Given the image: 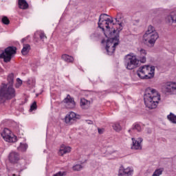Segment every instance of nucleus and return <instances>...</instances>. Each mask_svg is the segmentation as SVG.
<instances>
[{
    "instance_id": "1",
    "label": "nucleus",
    "mask_w": 176,
    "mask_h": 176,
    "mask_svg": "<svg viewBox=\"0 0 176 176\" xmlns=\"http://www.w3.org/2000/svg\"><path fill=\"white\" fill-rule=\"evenodd\" d=\"M14 75L10 74L7 77V80L9 83H2L0 87V104H5L8 100H12L16 97V90L13 87V82Z\"/></svg>"
},
{
    "instance_id": "2",
    "label": "nucleus",
    "mask_w": 176,
    "mask_h": 176,
    "mask_svg": "<svg viewBox=\"0 0 176 176\" xmlns=\"http://www.w3.org/2000/svg\"><path fill=\"white\" fill-rule=\"evenodd\" d=\"M144 104L149 109H155L157 107L160 101V95L155 89L147 88L144 96Z\"/></svg>"
},
{
    "instance_id": "3",
    "label": "nucleus",
    "mask_w": 176,
    "mask_h": 176,
    "mask_svg": "<svg viewBox=\"0 0 176 176\" xmlns=\"http://www.w3.org/2000/svg\"><path fill=\"white\" fill-rule=\"evenodd\" d=\"M140 59L137 58L135 54L131 52L124 56V62L127 67H138L140 64H145L146 63V50L140 49Z\"/></svg>"
},
{
    "instance_id": "4",
    "label": "nucleus",
    "mask_w": 176,
    "mask_h": 176,
    "mask_svg": "<svg viewBox=\"0 0 176 176\" xmlns=\"http://www.w3.org/2000/svg\"><path fill=\"white\" fill-rule=\"evenodd\" d=\"M108 39L106 43V50L109 56H111L115 53L116 46L120 43L119 41V33H116L113 36L107 37Z\"/></svg>"
},
{
    "instance_id": "5",
    "label": "nucleus",
    "mask_w": 176,
    "mask_h": 176,
    "mask_svg": "<svg viewBox=\"0 0 176 176\" xmlns=\"http://www.w3.org/2000/svg\"><path fill=\"white\" fill-rule=\"evenodd\" d=\"M140 79H152L155 76V67H142L137 71Z\"/></svg>"
},
{
    "instance_id": "6",
    "label": "nucleus",
    "mask_w": 176,
    "mask_h": 176,
    "mask_svg": "<svg viewBox=\"0 0 176 176\" xmlns=\"http://www.w3.org/2000/svg\"><path fill=\"white\" fill-rule=\"evenodd\" d=\"M17 52V47L10 46L5 49L4 52L0 54V58H3L4 63H10L12 58Z\"/></svg>"
},
{
    "instance_id": "7",
    "label": "nucleus",
    "mask_w": 176,
    "mask_h": 176,
    "mask_svg": "<svg viewBox=\"0 0 176 176\" xmlns=\"http://www.w3.org/2000/svg\"><path fill=\"white\" fill-rule=\"evenodd\" d=\"M159 39V34H144L143 35V43L148 47H153L156 41Z\"/></svg>"
},
{
    "instance_id": "8",
    "label": "nucleus",
    "mask_w": 176,
    "mask_h": 176,
    "mask_svg": "<svg viewBox=\"0 0 176 176\" xmlns=\"http://www.w3.org/2000/svg\"><path fill=\"white\" fill-rule=\"evenodd\" d=\"M99 28H101V30L104 32V35L106 38H109L110 36H113V35L116 34H119L120 31H122V28L115 30V29H111L109 28V21H106V23H103L102 24V26H98Z\"/></svg>"
},
{
    "instance_id": "9",
    "label": "nucleus",
    "mask_w": 176,
    "mask_h": 176,
    "mask_svg": "<svg viewBox=\"0 0 176 176\" xmlns=\"http://www.w3.org/2000/svg\"><path fill=\"white\" fill-rule=\"evenodd\" d=\"M1 135L6 142H16L17 141V137L12 133V131L8 128L3 130Z\"/></svg>"
},
{
    "instance_id": "10",
    "label": "nucleus",
    "mask_w": 176,
    "mask_h": 176,
    "mask_svg": "<svg viewBox=\"0 0 176 176\" xmlns=\"http://www.w3.org/2000/svg\"><path fill=\"white\" fill-rule=\"evenodd\" d=\"M79 119H80V116L79 114L70 111L65 117V123H66V124L68 126H71Z\"/></svg>"
},
{
    "instance_id": "11",
    "label": "nucleus",
    "mask_w": 176,
    "mask_h": 176,
    "mask_svg": "<svg viewBox=\"0 0 176 176\" xmlns=\"http://www.w3.org/2000/svg\"><path fill=\"white\" fill-rule=\"evenodd\" d=\"M134 173V169L131 167L124 168L123 166H121L119 169L118 176H133Z\"/></svg>"
},
{
    "instance_id": "12",
    "label": "nucleus",
    "mask_w": 176,
    "mask_h": 176,
    "mask_svg": "<svg viewBox=\"0 0 176 176\" xmlns=\"http://www.w3.org/2000/svg\"><path fill=\"white\" fill-rule=\"evenodd\" d=\"M63 102L66 108H68L69 109H74L76 105L74 98L71 97L69 95H67V97L63 100Z\"/></svg>"
},
{
    "instance_id": "13",
    "label": "nucleus",
    "mask_w": 176,
    "mask_h": 176,
    "mask_svg": "<svg viewBox=\"0 0 176 176\" xmlns=\"http://www.w3.org/2000/svg\"><path fill=\"white\" fill-rule=\"evenodd\" d=\"M8 160L10 163L16 164L20 161V154L16 151H12L8 155Z\"/></svg>"
},
{
    "instance_id": "14",
    "label": "nucleus",
    "mask_w": 176,
    "mask_h": 176,
    "mask_svg": "<svg viewBox=\"0 0 176 176\" xmlns=\"http://www.w3.org/2000/svg\"><path fill=\"white\" fill-rule=\"evenodd\" d=\"M109 16V15L107 14H100L99 17L98 23V27H102V24H104V23H107V21H109L110 24H112V23H113V18H111V19L107 18Z\"/></svg>"
},
{
    "instance_id": "15",
    "label": "nucleus",
    "mask_w": 176,
    "mask_h": 176,
    "mask_svg": "<svg viewBox=\"0 0 176 176\" xmlns=\"http://www.w3.org/2000/svg\"><path fill=\"white\" fill-rule=\"evenodd\" d=\"M132 146H131V149H135L136 151H141V149H142V144H141L142 143V138H139L138 139H135L134 138H132Z\"/></svg>"
},
{
    "instance_id": "16",
    "label": "nucleus",
    "mask_w": 176,
    "mask_h": 176,
    "mask_svg": "<svg viewBox=\"0 0 176 176\" xmlns=\"http://www.w3.org/2000/svg\"><path fill=\"white\" fill-rule=\"evenodd\" d=\"M69 152H71V147L63 144L60 146L58 155L59 156H64V155L69 153Z\"/></svg>"
},
{
    "instance_id": "17",
    "label": "nucleus",
    "mask_w": 176,
    "mask_h": 176,
    "mask_svg": "<svg viewBox=\"0 0 176 176\" xmlns=\"http://www.w3.org/2000/svg\"><path fill=\"white\" fill-rule=\"evenodd\" d=\"M166 21L168 23H175L176 24V10L172 12L170 15L166 17Z\"/></svg>"
},
{
    "instance_id": "18",
    "label": "nucleus",
    "mask_w": 176,
    "mask_h": 176,
    "mask_svg": "<svg viewBox=\"0 0 176 176\" xmlns=\"http://www.w3.org/2000/svg\"><path fill=\"white\" fill-rule=\"evenodd\" d=\"M80 105L82 109H88L90 107V101L86 100L85 98H81Z\"/></svg>"
},
{
    "instance_id": "19",
    "label": "nucleus",
    "mask_w": 176,
    "mask_h": 176,
    "mask_svg": "<svg viewBox=\"0 0 176 176\" xmlns=\"http://www.w3.org/2000/svg\"><path fill=\"white\" fill-rule=\"evenodd\" d=\"M30 50H31V46L30 44H24L21 53L23 56H26V54H28Z\"/></svg>"
},
{
    "instance_id": "20",
    "label": "nucleus",
    "mask_w": 176,
    "mask_h": 176,
    "mask_svg": "<svg viewBox=\"0 0 176 176\" xmlns=\"http://www.w3.org/2000/svg\"><path fill=\"white\" fill-rule=\"evenodd\" d=\"M61 58L66 63H74V57L68 54H63L61 56Z\"/></svg>"
},
{
    "instance_id": "21",
    "label": "nucleus",
    "mask_w": 176,
    "mask_h": 176,
    "mask_svg": "<svg viewBox=\"0 0 176 176\" xmlns=\"http://www.w3.org/2000/svg\"><path fill=\"white\" fill-rule=\"evenodd\" d=\"M18 3L20 9H28V3L25 0H19Z\"/></svg>"
},
{
    "instance_id": "22",
    "label": "nucleus",
    "mask_w": 176,
    "mask_h": 176,
    "mask_svg": "<svg viewBox=\"0 0 176 176\" xmlns=\"http://www.w3.org/2000/svg\"><path fill=\"white\" fill-rule=\"evenodd\" d=\"M166 91L168 93H176V82H173L167 87Z\"/></svg>"
},
{
    "instance_id": "23",
    "label": "nucleus",
    "mask_w": 176,
    "mask_h": 176,
    "mask_svg": "<svg viewBox=\"0 0 176 176\" xmlns=\"http://www.w3.org/2000/svg\"><path fill=\"white\" fill-rule=\"evenodd\" d=\"M122 19H123V14L118 12L117 14V16L115 18V20L117 23H118V25L121 28L123 27V25H122V24L123 23L120 21V20H122Z\"/></svg>"
},
{
    "instance_id": "24",
    "label": "nucleus",
    "mask_w": 176,
    "mask_h": 176,
    "mask_svg": "<svg viewBox=\"0 0 176 176\" xmlns=\"http://www.w3.org/2000/svg\"><path fill=\"white\" fill-rule=\"evenodd\" d=\"M167 119L171 122V123L176 124V116L174 113H170L169 115H168Z\"/></svg>"
},
{
    "instance_id": "25",
    "label": "nucleus",
    "mask_w": 176,
    "mask_h": 176,
    "mask_svg": "<svg viewBox=\"0 0 176 176\" xmlns=\"http://www.w3.org/2000/svg\"><path fill=\"white\" fill-rule=\"evenodd\" d=\"M28 148V145L24 143H21L20 146L17 148L19 152H25V151H27Z\"/></svg>"
},
{
    "instance_id": "26",
    "label": "nucleus",
    "mask_w": 176,
    "mask_h": 176,
    "mask_svg": "<svg viewBox=\"0 0 176 176\" xmlns=\"http://www.w3.org/2000/svg\"><path fill=\"white\" fill-rule=\"evenodd\" d=\"M112 127L115 131L119 132L122 131V126L119 122H115L113 124Z\"/></svg>"
},
{
    "instance_id": "27",
    "label": "nucleus",
    "mask_w": 176,
    "mask_h": 176,
    "mask_svg": "<svg viewBox=\"0 0 176 176\" xmlns=\"http://www.w3.org/2000/svg\"><path fill=\"white\" fill-rule=\"evenodd\" d=\"M35 83H36L35 78H30L27 81V85H28L30 87H35Z\"/></svg>"
},
{
    "instance_id": "28",
    "label": "nucleus",
    "mask_w": 176,
    "mask_h": 176,
    "mask_svg": "<svg viewBox=\"0 0 176 176\" xmlns=\"http://www.w3.org/2000/svg\"><path fill=\"white\" fill-rule=\"evenodd\" d=\"M163 168H157L153 173L152 176H160L163 174Z\"/></svg>"
},
{
    "instance_id": "29",
    "label": "nucleus",
    "mask_w": 176,
    "mask_h": 176,
    "mask_svg": "<svg viewBox=\"0 0 176 176\" xmlns=\"http://www.w3.org/2000/svg\"><path fill=\"white\" fill-rule=\"evenodd\" d=\"M157 33V32L155 31V28L152 25H148L147 31L145 32V34H155Z\"/></svg>"
},
{
    "instance_id": "30",
    "label": "nucleus",
    "mask_w": 176,
    "mask_h": 176,
    "mask_svg": "<svg viewBox=\"0 0 176 176\" xmlns=\"http://www.w3.org/2000/svg\"><path fill=\"white\" fill-rule=\"evenodd\" d=\"M1 23L6 25H9V24H10V21H9V19H8L7 16H3L1 19Z\"/></svg>"
},
{
    "instance_id": "31",
    "label": "nucleus",
    "mask_w": 176,
    "mask_h": 176,
    "mask_svg": "<svg viewBox=\"0 0 176 176\" xmlns=\"http://www.w3.org/2000/svg\"><path fill=\"white\" fill-rule=\"evenodd\" d=\"M82 168H83V166H82L80 164H76L73 166L74 171H80Z\"/></svg>"
},
{
    "instance_id": "32",
    "label": "nucleus",
    "mask_w": 176,
    "mask_h": 176,
    "mask_svg": "<svg viewBox=\"0 0 176 176\" xmlns=\"http://www.w3.org/2000/svg\"><path fill=\"white\" fill-rule=\"evenodd\" d=\"M23 85V80H21L20 78H16V83L15 84V87L16 89H19V87H21Z\"/></svg>"
},
{
    "instance_id": "33",
    "label": "nucleus",
    "mask_w": 176,
    "mask_h": 176,
    "mask_svg": "<svg viewBox=\"0 0 176 176\" xmlns=\"http://www.w3.org/2000/svg\"><path fill=\"white\" fill-rule=\"evenodd\" d=\"M39 36H40V39L41 41H45V39H47V37L46 36V34H45V32H41L40 34H39Z\"/></svg>"
},
{
    "instance_id": "34",
    "label": "nucleus",
    "mask_w": 176,
    "mask_h": 176,
    "mask_svg": "<svg viewBox=\"0 0 176 176\" xmlns=\"http://www.w3.org/2000/svg\"><path fill=\"white\" fill-rule=\"evenodd\" d=\"M133 130H136V131H141V130H142V128H141V126L140 124H136L133 127Z\"/></svg>"
},
{
    "instance_id": "35",
    "label": "nucleus",
    "mask_w": 176,
    "mask_h": 176,
    "mask_svg": "<svg viewBox=\"0 0 176 176\" xmlns=\"http://www.w3.org/2000/svg\"><path fill=\"white\" fill-rule=\"evenodd\" d=\"M36 109V102H34L30 106V111H35Z\"/></svg>"
},
{
    "instance_id": "36",
    "label": "nucleus",
    "mask_w": 176,
    "mask_h": 176,
    "mask_svg": "<svg viewBox=\"0 0 176 176\" xmlns=\"http://www.w3.org/2000/svg\"><path fill=\"white\" fill-rule=\"evenodd\" d=\"M99 134H102L104 133V129H98Z\"/></svg>"
},
{
    "instance_id": "37",
    "label": "nucleus",
    "mask_w": 176,
    "mask_h": 176,
    "mask_svg": "<svg viewBox=\"0 0 176 176\" xmlns=\"http://www.w3.org/2000/svg\"><path fill=\"white\" fill-rule=\"evenodd\" d=\"M33 65H35L36 67H38L39 65V61H37L36 63H34Z\"/></svg>"
},
{
    "instance_id": "38",
    "label": "nucleus",
    "mask_w": 176,
    "mask_h": 176,
    "mask_svg": "<svg viewBox=\"0 0 176 176\" xmlns=\"http://www.w3.org/2000/svg\"><path fill=\"white\" fill-rule=\"evenodd\" d=\"M87 122L88 124H93V121H91V120H87Z\"/></svg>"
},
{
    "instance_id": "39",
    "label": "nucleus",
    "mask_w": 176,
    "mask_h": 176,
    "mask_svg": "<svg viewBox=\"0 0 176 176\" xmlns=\"http://www.w3.org/2000/svg\"><path fill=\"white\" fill-rule=\"evenodd\" d=\"M21 42H22V43H24V42H25V38H22Z\"/></svg>"
},
{
    "instance_id": "40",
    "label": "nucleus",
    "mask_w": 176,
    "mask_h": 176,
    "mask_svg": "<svg viewBox=\"0 0 176 176\" xmlns=\"http://www.w3.org/2000/svg\"><path fill=\"white\" fill-rule=\"evenodd\" d=\"M143 67H149V65H143Z\"/></svg>"
},
{
    "instance_id": "41",
    "label": "nucleus",
    "mask_w": 176,
    "mask_h": 176,
    "mask_svg": "<svg viewBox=\"0 0 176 176\" xmlns=\"http://www.w3.org/2000/svg\"><path fill=\"white\" fill-rule=\"evenodd\" d=\"M127 69H133V68H129V67H127Z\"/></svg>"
},
{
    "instance_id": "42",
    "label": "nucleus",
    "mask_w": 176,
    "mask_h": 176,
    "mask_svg": "<svg viewBox=\"0 0 176 176\" xmlns=\"http://www.w3.org/2000/svg\"><path fill=\"white\" fill-rule=\"evenodd\" d=\"M102 43H104V41H102Z\"/></svg>"
},
{
    "instance_id": "43",
    "label": "nucleus",
    "mask_w": 176,
    "mask_h": 176,
    "mask_svg": "<svg viewBox=\"0 0 176 176\" xmlns=\"http://www.w3.org/2000/svg\"><path fill=\"white\" fill-rule=\"evenodd\" d=\"M12 175H13V176H16V175H15V174H13Z\"/></svg>"
}]
</instances>
